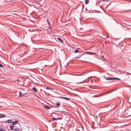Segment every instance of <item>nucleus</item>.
<instances>
[{
    "label": "nucleus",
    "mask_w": 131,
    "mask_h": 131,
    "mask_svg": "<svg viewBox=\"0 0 131 131\" xmlns=\"http://www.w3.org/2000/svg\"><path fill=\"white\" fill-rule=\"evenodd\" d=\"M18 122L19 121L18 120H16L13 122H12V124L14 126L17 124Z\"/></svg>",
    "instance_id": "nucleus-1"
},
{
    "label": "nucleus",
    "mask_w": 131,
    "mask_h": 131,
    "mask_svg": "<svg viewBox=\"0 0 131 131\" xmlns=\"http://www.w3.org/2000/svg\"><path fill=\"white\" fill-rule=\"evenodd\" d=\"M105 79L107 80H113V77H107L105 78Z\"/></svg>",
    "instance_id": "nucleus-2"
},
{
    "label": "nucleus",
    "mask_w": 131,
    "mask_h": 131,
    "mask_svg": "<svg viewBox=\"0 0 131 131\" xmlns=\"http://www.w3.org/2000/svg\"><path fill=\"white\" fill-rule=\"evenodd\" d=\"M44 107L46 109H49L50 108V107L49 106H47V105H44Z\"/></svg>",
    "instance_id": "nucleus-3"
},
{
    "label": "nucleus",
    "mask_w": 131,
    "mask_h": 131,
    "mask_svg": "<svg viewBox=\"0 0 131 131\" xmlns=\"http://www.w3.org/2000/svg\"><path fill=\"white\" fill-rule=\"evenodd\" d=\"M88 54H95L96 53H95L92 52L90 51H86V52Z\"/></svg>",
    "instance_id": "nucleus-4"
},
{
    "label": "nucleus",
    "mask_w": 131,
    "mask_h": 131,
    "mask_svg": "<svg viewBox=\"0 0 131 131\" xmlns=\"http://www.w3.org/2000/svg\"><path fill=\"white\" fill-rule=\"evenodd\" d=\"M84 54H81L79 56H77L75 57H74L73 58H76L77 59H79L81 57V56L83 55H84Z\"/></svg>",
    "instance_id": "nucleus-5"
},
{
    "label": "nucleus",
    "mask_w": 131,
    "mask_h": 131,
    "mask_svg": "<svg viewBox=\"0 0 131 131\" xmlns=\"http://www.w3.org/2000/svg\"><path fill=\"white\" fill-rule=\"evenodd\" d=\"M5 115L3 114H0V118H4L5 117Z\"/></svg>",
    "instance_id": "nucleus-6"
},
{
    "label": "nucleus",
    "mask_w": 131,
    "mask_h": 131,
    "mask_svg": "<svg viewBox=\"0 0 131 131\" xmlns=\"http://www.w3.org/2000/svg\"><path fill=\"white\" fill-rule=\"evenodd\" d=\"M60 103H56V105L55 106V107H59V106H60Z\"/></svg>",
    "instance_id": "nucleus-7"
},
{
    "label": "nucleus",
    "mask_w": 131,
    "mask_h": 131,
    "mask_svg": "<svg viewBox=\"0 0 131 131\" xmlns=\"http://www.w3.org/2000/svg\"><path fill=\"white\" fill-rule=\"evenodd\" d=\"M12 122L13 121L11 119H9L7 121V122L9 123H12Z\"/></svg>",
    "instance_id": "nucleus-8"
},
{
    "label": "nucleus",
    "mask_w": 131,
    "mask_h": 131,
    "mask_svg": "<svg viewBox=\"0 0 131 131\" xmlns=\"http://www.w3.org/2000/svg\"><path fill=\"white\" fill-rule=\"evenodd\" d=\"M61 97L62 98H63V99H65L68 100H69V101L70 100V99L69 98H68L67 97Z\"/></svg>",
    "instance_id": "nucleus-9"
},
{
    "label": "nucleus",
    "mask_w": 131,
    "mask_h": 131,
    "mask_svg": "<svg viewBox=\"0 0 131 131\" xmlns=\"http://www.w3.org/2000/svg\"><path fill=\"white\" fill-rule=\"evenodd\" d=\"M32 90L33 91L36 92H38L36 90V88L34 87L32 88Z\"/></svg>",
    "instance_id": "nucleus-10"
},
{
    "label": "nucleus",
    "mask_w": 131,
    "mask_h": 131,
    "mask_svg": "<svg viewBox=\"0 0 131 131\" xmlns=\"http://www.w3.org/2000/svg\"><path fill=\"white\" fill-rule=\"evenodd\" d=\"M58 40L61 42L62 43H63V41L62 39H61L60 38H58Z\"/></svg>",
    "instance_id": "nucleus-11"
},
{
    "label": "nucleus",
    "mask_w": 131,
    "mask_h": 131,
    "mask_svg": "<svg viewBox=\"0 0 131 131\" xmlns=\"http://www.w3.org/2000/svg\"><path fill=\"white\" fill-rule=\"evenodd\" d=\"M121 80L119 78H113V80Z\"/></svg>",
    "instance_id": "nucleus-12"
},
{
    "label": "nucleus",
    "mask_w": 131,
    "mask_h": 131,
    "mask_svg": "<svg viewBox=\"0 0 131 131\" xmlns=\"http://www.w3.org/2000/svg\"><path fill=\"white\" fill-rule=\"evenodd\" d=\"M19 130V128H14L13 129V131H18Z\"/></svg>",
    "instance_id": "nucleus-13"
},
{
    "label": "nucleus",
    "mask_w": 131,
    "mask_h": 131,
    "mask_svg": "<svg viewBox=\"0 0 131 131\" xmlns=\"http://www.w3.org/2000/svg\"><path fill=\"white\" fill-rule=\"evenodd\" d=\"M89 0H85L84 1L85 2V4H87L89 3Z\"/></svg>",
    "instance_id": "nucleus-14"
},
{
    "label": "nucleus",
    "mask_w": 131,
    "mask_h": 131,
    "mask_svg": "<svg viewBox=\"0 0 131 131\" xmlns=\"http://www.w3.org/2000/svg\"><path fill=\"white\" fill-rule=\"evenodd\" d=\"M0 131H7L4 128H0Z\"/></svg>",
    "instance_id": "nucleus-15"
},
{
    "label": "nucleus",
    "mask_w": 131,
    "mask_h": 131,
    "mask_svg": "<svg viewBox=\"0 0 131 131\" xmlns=\"http://www.w3.org/2000/svg\"><path fill=\"white\" fill-rule=\"evenodd\" d=\"M10 129L12 130L14 129V126L13 125H10Z\"/></svg>",
    "instance_id": "nucleus-16"
},
{
    "label": "nucleus",
    "mask_w": 131,
    "mask_h": 131,
    "mask_svg": "<svg viewBox=\"0 0 131 131\" xmlns=\"http://www.w3.org/2000/svg\"><path fill=\"white\" fill-rule=\"evenodd\" d=\"M46 89H47L48 90H50L51 89L52 90H53V89L52 88H50V87H46Z\"/></svg>",
    "instance_id": "nucleus-17"
},
{
    "label": "nucleus",
    "mask_w": 131,
    "mask_h": 131,
    "mask_svg": "<svg viewBox=\"0 0 131 131\" xmlns=\"http://www.w3.org/2000/svg\"><path fill=\"white\" fill-rule=\"evenodd\" d=\"M84 82V81H82V82H80L76 83V84H81V83H83V82Z\"/></svg>",
    "instance_id": "nucleus-18"
},
{
    "label": "nucleus",
    "mask_w": 131,
    "mask_h": 131,
    "mask_svg": "<svg viewBox=\"0 0 131 131\" xmlns=\"http://www.w3.org/2000/svg\"><path fill=\"white\" fill-rule=\"evenodd\" d=\"M79 52V50L78 49L75 50H74V53H76L77 52Z\"/></svg>",
    "instance_id": "nucleus-19"
},
{
    "label": "nucleus",
    "mask_w": 131,
    "mask_h": 131,
    "mask_svg": "<svg viewBox=\"0 0 131 131\" xmlns=\"http://www.w3.org/2000/svg\"><path fill=\"white\" fill-rule=\"evenodd\" d=\"M47 22L50 28V27H51V26H50V23L48 22V20H47Z\"/></svg>",
    "instance_id": "nucleus-20"
},
{
    "label": "nucleus",
    "mask_w": 131,
    "mask_h": 131,
    "mask_svg": "<svg viewBox=\"0 0 131 131\" xmlns=\"http://www.w3.org/2000/svg\"><path fill=\"white\" fill-rule=\"evenodd\" d=\"M52 121H54L56 120L57 119V118H54V117H52Z\"/></svg>",
    "instance_id": "nucleus-21"
},
{
    "label": "nucleus",
    "mask_w": 131,
    "mask_h": 131,
    "mask_svg": "<svg viewBox=\"0 0 131 131\" xmlns=\"http://www.w3.org/2000/svg\"><path fill=\"white\" fill-rule=\"evenodd\" d=\"M24 94H21L20 92H19V95L20 96H22L23 95H24Z\"/></svg>",
    "instance_id": "nucleus-22"
},
{
    "label": "nucleus",
    "mask_w": 131,
    "mask_h": 131,
    "mask_svg": "<svg viewBox=\"0 0 131 131\" xmlns=\"http://www.w3.org/2000/svg\"><path fill=\"white\" fill-rule=\"evenodd\" d=\"M3 67V66L2 64H1L0 63V67Z\"/></svg>",
    "instance_id": "nucleus-23"
},
{
    "label": "nucleus",
    "mask_w": 131,
    "mask_h": 131,
    "mask_svg": "<svg viewBox=\"0 0 131 131\" xmlns=\"http://www.w3.org/2000/svg\"><path fill=\"white\" fill-rule=\"evenodd\" d=\"M62 119V117H61V118H57V119Z\"/></svg>",
    "instance_id": "nucleus-24"
},
{
    "label": "nucleus",
    "mask_w": 131,
    "mask_h": 131,
    "mask_svg": "<svg viewBox=\"0 0 131 131\" xmlns=\"http://www.w3.org/2000/svg\"><path fill=\"white\" fill-rule=\"evenodd\" d=\"M80 23H81V18H80Z\"/></svg>",
    "instance_id": "nucleus-25"
},
{
    "label": "nucleus",
    "mask_w": 131,
    "mask_h": 131,
    "mask_svg": "<svg viewBox=\"0 0 131 131\" xmlns=\"http://www.w3.org/2000/svg\"><path fill=\"white\" fill-rule=\"evenodd\" d=\"M102 1H108V0H102Z\"/></svg>",
    "instance_id": "nucleus-26"
},
{
    "label": "nucleus",
    "mask_w": 131,
    "mask_h": 131,
    "mask_svg": "<svg viewBox=\"0 0 131 131\" xmlns=\"http://www.w3.org/2000/svg\"><path fill=\"white\" fill-rule=\"evenodd\" d=\"M7 1H9V2H10L11 1H8V0H7Z\"/></svg>",
    "instance_id": "nucleus-27"
},
{
    "label": "nucleus",
    "mask_w": 131,
    "mask_h": 131,
    "mask_svg": "<svg viewBox=\"0 0 131 131\" xmlns=\"http://www.w3.org/2000/svg\"><path fill=\"white\" fill-rule=\"evenodd\" d=\"M105 75H104V78H106V77H105Z\"/></svg>",
    "instance_id": "nucleus-28"
},
{
    "label": "nucleus",
    "mask_w": 131,
    "mask_h": 131,
    "mask_svg": "<svg viewBox=\"0 0 131 131\" xmlns=\"http://www.w3.org/2000/svg\"><path fill=\"white\" fill-rule=\"evenodd\" d=\"M38 4L39 5H40V4H39V3H38Z\"/></svg>",
    "instance_id": "nucleus-29"
},
{
    "label": "nucleus",
    "mask_w": 131,
    "mask_h": 131,
    "mask_svg": "<svg viewBox=\"0 0 131 131\" xmlns=\"http://www.w3.org/2000/svg\"><path fill=\"white\" fill-rule=\"evenodd\" d=\"M110 4H109L108 5V6L109 5H110Z\"/></svg>",
    "instance_id": "nucleus-30"
},
{
    "label": "nucleus",
    "mask_w": 131,
    "mask_h": 131,
    "mask_svg": "<svg viewBox=\"0 0 131 131\" xmlns=\"http://www.w3.org/2000/svg\"><path fill=\"white\" fill-rule=\"evenodd\" d=\"M130 107H131V106H130Z\"/></svg>",
    "instance_id": "nucleus-31"
}]
</instances>
